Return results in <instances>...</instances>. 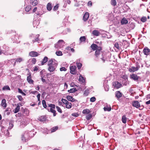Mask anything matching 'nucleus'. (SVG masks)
<instances>
[{
  "label": "nucleus",
  "mask_w": 150,
  "mask_h": 150,
  "mask_svg": "<svg viewBox=\"0 0 150 150\" xmlns=\"http://www.w3.org/2000/svg\"><path fill=\"white\" fill-rule=\"evenodd\" d=\"M62 102L66 105V108L68 109H70L71 108L72 104L71 103L69 102L66 100L62 98Z\"/></svg>",
  "instance_id": "nucleus-1"
},
{
  "label": "nucleus",
  "mask_w": 150,
  "mask_h": 150,
  "mask_svg": "<svg viewBox=\"0 0 150 150\" xmlns=\"http://www.w3.org/2000/svg\"><path fill=\"white\" fill-rule=\"evenodd\" d=\"M132 105L134 107H135L137 108H141L139 109L140 110L144 108L143 106H141L139 102L137 100L134 101L132 103Z\"/></svg>",
  "instance_id": "nucleus-2"
},
{
  "label": "nucleus",
  "mask_w": 150,
  "mask_h": 150,
  "mask_svg": "<svg viewBox=\"0 0 150 150\" xmlns=\"http://www.w3.org/2000/svg\"><path fill=\"white\" fill-rule=\"evenodd\" d=\"M64 41L62 40H59L58 41L57 43L55 44V47L56 48H61L64 44Z\"/></svg>",
  "instance_id": "nucleus-3"
},
{
  "label": "nucleus",
  "mask_w": 150,
  "mask_h": 150,
  "mask_svg": "<svg viewBox=\"0 0 150 150\" xmlns=\"http://www.w3.org/2000/svg\"><path fill=\"white\" fill-rule=\"evenodd\" d=\"M57 62L54 59H51L48 62V66H53L57 65Z\"/></svg>",
  "instance_id": "nucleus-4"
},
{
  "label": "nucleus",
  "mask_w": 150,
  "mask_h": 150,
  "mask_svg": "<svg viewBox=\"0 0 150 150\" xmlns=\"http://www.w3.org/2000/svg\"><path fill=\"white\" fill-rule=\"evenodd\" d=\"M57 65H54L53 66H48L49 67L48 68V70L50 72L54 71L56 68Z\"/></svg>",
  "instance_id": "nucleus-5"
},
{
  "label": "nucleus",
  "mask_w": 150,
  "mask_h": 150,
  "mask_svg": "<svg viewBox=\"0 0 150 150\" xmlns=\"http://www.w3.org/2000/svg\"><path fill=\"white\" fill-rule=\"evenodd\" d=\"M76 68V66H72L70 67V72L73 74H75L76 73L75 70Z\"/></svg>",
  "instance_id": "nucleus-6"
},
{
  "label": "nucleus",
  "mask_w": 150,
  "mask_h": 150,
  "mask_svg": "<svg viewBox=\"0 0 150 150\" xmlns=\"http://www.w3.org/2000/svg\"><path fill=\"white\" fill-rule=\"evenodd\" d=\"M101 50V47H99L95 52V54L96 57H98L99 55L100 54V51Z\"/></svg>",
  "instance_id": "nucleus-7"
},
{
  "label": "nucleus",
  "mask_w": 150,
  "mask_h": 150,
  "mask_svg": "<svg viewBox=\"0 0 150 150\" xmlns=\"http://www.w3.org/2000/svg\"><path fill=\"white\" fill-rule=\"evenodd\" d=\"M89 16V14L88 12H86L84 14L83 17V20L84 21H86L88 18Z\"/></svg>",
  "instance_id": "nucleus-8"
},
{
  "label": "nucleus",
  "mask_w": 150,
  "mask_h": 150,
  "mask_svg": "<svg viewBox=\"0 0 150 150\" xmlns=\"http://www.w3.org/2000/svg\"><path fill=\"white\" fill-rule=\"evenodd\" d=\"M27 80L29 83L30 84H33L34 81L32 79L31 74H29V76L27 77Z\"/></svg>",
  "instance_id": "nucleus-9"
},
{
  "label": "nucleus",
  "mask_w": 150,
  "mask_h": 150,
  "mask_svg": "<svg viewBox=\"0 0 150 150\" xmlns=\"http://www.w3.org/2000/svg\"><path fill=\"white\" fill-rule=\"evenodd\" d=\"M29 55L32 57H35L38 56L39 54L37 52L32 51L29 53Z\"/></svg>",
  "instance_id": "nucleus-10"
},
{
  "label": "nucleus",
  "mask_w": 150,
  "mask_h": 150,
  "mask_svg": "<svg viewBox=\"0 0 150 150\" xmlns=\"http://www.w3.org/2000/svg\"><path fill=\"white\" fill-rule=\"evenodd\" d=\"M121 77L123 80L122 83H124L125 85H126V84H125V82H126L127 81V76L125 75V74H122L121 75Z\"/></svg>",
  "instance_id": "nucleus-11"
},
{
  "label": "nucleus",
  "mask_w": 150,
  "mask_h": 150,
  "mask_svg": "<svg viewBox=\"0 0 150 150\" xmlns=\"http://www.w3.org/2000/svg\"><path fill=\"white\" fill-rule=\"evenodd\" d=\"M143 51L145 55H147L150 54V50L147 47L144 48Z\"/></svg>",
  "instance_id": "nucleus-12"
},
{
  "label": "nucleus",
  "mask_w": 150,
  "mask_h": 150,
  "mask_svg": "<svg viewBox=\"0 0 150 150\" xmlns=\"http://www.w3.org/2000/svg\"><path fill=\"white\" fill-rule=\"evenodd\" d=\"M121 45H119L118 43L116 42L114 44V48L117 51L120 50L121 49Z\"/></svg>",
  "instance_id": "nucleus-13"
},
{
  "label": "nucleus",
  "mask_w": 150,
  "mask_h": 150,
  "mask_svg": "<svg viewBox=\"0 0 150 150\" xmlns=\"http://www.w3.org/2000/svg\"><path fill=\"white\" fill-rule=\"evenodd\" d=\"M6 100L5 99H3L1 101V105L4 108H5L7 106V104L6 103Z\"/></svg>",
  "instance_id": "nucleus-14"
},
{
  "label": "nucleus",
  "mask_w": 150,
  "mask_h": 150,
  "mask_svg": "<svg viewBox=\"0 0 150 150\" xmlns=\"http://www.w3.org/2000/svg\"><path fill=\"white\" fill-rule=\"evenodd\" d=\"M115 87L117 88H120L121 86V84L118 82H115L114 84Z\"/></svg>",
  "instance_id": "nucleus-15"
},
{
  "label": "nucleus",
  "mask_w": 150,
  "mask_h": 150,
  "mask_svg": "<svg viewBox=\"0 0 150 150\" xmlns=\"http://www.w3.org/2000/svg\"><path fill=\"white\" fill-rule=\"evenodd\" d=\"M128 21L125 18H123L121 21V23L122 25L126 24L128 23Z\"/></svg>",
  "instance_id": "nucleus-16"
},
{
  "label": "nucleus",
  "mask_w": 150,
  "mask_h": 150,
  "mask_svg": "<svg viewBox=\"0 0 150 150\" xmlns=\"http://www.w3.org/2000/svg\"><path fill=\"white\" fill-rule=\"evenodd\" d=\"M66 98L67 100L69 101L73 102L75 100L73 98V97L70 96H67Z\"/></svg>",
  "instance_id": "nucleus-17"
},
{
  "label": "nucleus",
  "mask_w": 150,
  "mask_h": 150,
  "mask_svg": "<svg viewBox=\"0 0 150 150\" xmlns=\"http://www.w3.org/2000/svg\"><path fill=\"white\" fill-rule=\"evenodd\" d=\"M48 57H45L43 59L42 61L41 65H43L45 63L48 61Z\"/></svg>",
  "instance_id": "nucleus-18"
},
{
  "label": "nucleus",
  "mask_w": 150,
  "mask_h": 150,
  "mask_svg": "<svg viewBox=\"0 0 150 150\" xmlns=\"http://www.w3.org/2000/svg\"><path fill=\"white\" fill-rule=\"evenodd\" d=\"M98 47L96 45L94 44H93L91 46V47L94 51L96 50Z\"/></svg>",
  "instance_id": "nucleus-19"
},
{
  "label": "nucleus",
  "mask_w": 150,
  "mask_h": 150,
  "mask_svg": "<svg viewBox=\"0 0 150 150\" xmlns=\"http://www.w3.org/2000/svg\"><path fill=\"white\" fill-rule=\"evenodd\" d=\"M139 78V77L136 74H132V79L135 81H138Z\"/></svg>",
  "instance_id": "nucleus-20"
},
{
  "label": "nucleus",
  "mask_w": 150,
  "mask_h": 150,
  "mask_svg": "<svg viewBox=\"0 0 150 150\" xmlns=\"http://www.w3.org/2000/svg\"><path fill=\"white\" fill-rule=\"evenodd\" d=\"M115 96L118 99L122 96V94L119 91H117L115 93Z\"/></svg>",
  "instance_id": "nucleus-21"
},
{
  "label": "nucleus",
  "mask_w": 150,
  "mask_h": 150,
  "mask_svg": "<svg viewBox=\"0 0 150 150\" xmlns=\"http://www.w3.org/2000/svg\"><path fill=\"white\" fill-rule=\"evenodd\" d=\"M47 9L49 11H50L51 10L52 8V6L51 3H49L47 4Z\"/></svg>",
  "instance_id": "nucleus-22"
},
{
  "label": "nucleus",
  "mask_w": 150,
  "mask_h": 150,
  "mask_svg": "<svg viewBox=\"0 0 150 150\" xmlns=\"http://www.w3.org/2000/svg\"><path fill=\"white\" fill-rule=\"evenodd\" d=\"M31 4L33 6H35L37 5L38 1L37 0H30Z\"/></svg>",
  "instance_id": "nucleus-23"
},
{
  "label": "nucleus",
  "mask_w": 150,
  "mask_h": 150,
  "mask_svg": "<svg viewBox=\"0 0 150 150\" xmlns=\"http://www.w3.org/2000/svg\"><path fill=\"white\" fill-rule=\"evenodd\" d=\"M104 110L105 111H110L111 110V108L110 105H107L104 108Z\"/></svg>",
  "instance_id": "nucleus-24"
},
{
  "label": "nucleus",
  "mask_w": 150,
  "mask_h": 150,
  "mask_svg": "<svg viewBox=\"0 0 150 150\" xmlns=\"http://www.w3.org/2000/svg\"><path fill=\"white\" fill-rule=\"evenodd\" d=\"M92 34L95 36H98L100 34V33L97 30H95L93 31Z\"/></svg>",
  "instance_id": "nucleus-25"
},
{
  "label": "nucleus",
  "mask_w": 150,
  "mask_h": 150,
  "mask_svg": "<svg viewBox=\"0 0 150 150\" xmlns=\"http://www.w3.org/2000/svg\"><path fill=\"white\" fill-rule=\"evenodd\" d=\"M2 90L3 91H10L11 89L8 86H5L2 88Z\"/></svg>",
  "instance_id": "nucleus-26"
},
{
  "label": "nucleus",
  "mask_w": 150,
  "mask_h": 150,
  "mask_svg": "<svg viewBox=\"0 0 150 150\" xmlns=\"http://www.w3.org/2000/svg\"><path fill=\"white\" fill-rule=\"evenodd\" d=\"M79 80L80 82L83 83L85 81V79L84 77H83L82 75H80Z\"/></svg>",
  "instance_id": "nucleus-27"
},
{
  "label": "nucleus",
  "mask_w": 150,
  "mask_h": 150,
  "mask_svg": "<svg viewBox=\"0 0 150 150\" xmlns=\"http://www.w3.org/2000/svg\"><path fill=\"white\" fill-rule=\"evenodd\" d=\"M23 61V59L21 58H19L16 59L15 62H14V66L15 65L16 62H20Z\"/></svg>",
  "instance_id": "nucleus-28"
},
{
  "label": "nucleus",
  "mask_w": 150,
  "mask_h": 150,
  "mask_svg": "<svg viewBox=\"0 0 150 150\" xmlns=\"http://www.w3.org/2000/svg\"><path fill=\"white\" fill-rule=\"evenodd\" d=\"M77 90L76 88H74L71 89L70 90H68V92L70 93H73L76 91Z\"/></svg>",
  "instance_id": "nucleus-29"
},
{
  "label": "nucleus",
  "mask_w": 150,
  "mask_h": 150,
  "mask_svg": "<svg viewBox=\"0 0 150 150\" xmlns=\"http://www.w3.org/2000/svg\"><path fill=\"white\" fill-rule=\"evenodd\" d=\"M55 108H50V111L53 113L54 116L56 115V111L54 110Z\"/></svg>",
  "instance_id": "nucleus-30"
},
{
  "label": "nucleus",
  "mask_w": 150,
  "mask_h": 150,
  "mask_svg": "<svg viewBox=\"0 0 150 150\" xmlns=\"http://www.w3.org/2000/svg\"><path fill=\"white\" fill-rule=\"evenodd\" d=\"M46 119V118L45 116H42L39 119V120L40 121H45Z\"/></svg>",
  "instance_id": "nucleus-31"
},
{
  "label": "nucleus",
  "mask_w": 150,
  "mask_h": 150,
  "mask_svg": "<svg viewBox=\"0 0 150 150\" xmlns=\"http://www.w3.org/2000/svg\"><path fill=\"white\" fill-rule=\"evenodd\" d=\"M90 112V110L88 109H86L83 110L82 113L83 114H88Z\"/></svg>",
  "instance_id": "nucleus-32"
},
{
  "label": "nucleus",
  "mask_w": 150,
  "mask_h": 150,
  "mask_svg": "<svg viewBox=\"0 0 150 150\" xmlns=\"http://www.w3.org/2000/svg\"><path fill=\"white\" fill-rule=\"evenodd\" d=\"M86 40V38L85 36H82L80 37V40L81 42H85Z\"/></svg>",
  "instance_id": "nucleus-33"
},
{
  "label": "nucleus",
  "mask_w": 150,
  "mask_h": 150,
  "mask_svg": "<svg viewBox=\"0 0 150 150\" xmlns=\"http://www.w3.org/2000/svg\"><path fill=\"white\" fill-rule=\"evenodd\" d=\"M122 122L124 123H125L126 122V118L124 115L122 116Z\"/></svg>",
  "instance_id": "nucleus-34"
},
{
  "label": "nucleus",
  "mask_w": 150,
  "mask_h": 150,
  "mask_svg": "<svg viewBox=\"0 0 150 150\" xmlns=\"http://www.w3.org/2000/svg\"><path fill=\"white\" fill-rule=\"evenodd\" d=\"M31 8V6L30 5H29L26 7L25 8V10L26 11L28 12L30 10Z\"/></svg>",
  "instance_id": "nucleus-35"
},
{
  "label": "nucleus",
  "mask_w": 150,
  "mask_h": 150,
  "mask_svg": "<svg viewBox=\"0 0 150 150\" xmlns=\"http://www.w3.org/2000/svg\"><path fill=\"white\" fill-rule=\"evenodd\" d=\"M20 107L18 106H17L16 107V108L14 110V112L15 113H17L20 110Z\"/></svg>",
  "instance_id": "nucleus-36"
},
{
  "label": "nucleus",
  "mask_w": 150,
  "mask_h": 150,
  "mask_svg": "<svg viewBox=\"0 0 150 150\" xmlns=\"http://www.w3.org/2000/svg\"><path fill=\"white\" fill-rule=\"evenodd\" d=\"M139 69V67H132V71L134 72L137 71Z\"/></svg>",
  "instance_id": "nucleus-37"
},
{
  "label": "nucleus",
  "mask_w": 150,
  "mask_h": 150,
  "mask_svg": "<svg viewBox=\"0 0 150 150\" xmlns=\"http://www.w3.org/2000/svg\"><path fill=\"white\" fill-rule=\"evenodd\" d=\"M111 4L113 6H115L116 5V1L115 0H111Z\"/></svg>",
  "instance_id": "nucleus-38"
},
{
  "label": "nucleus",
  "mask_w": 150,
  "mask_h": 150,
  "mask_svg": "<svg viewBox=\"0 0 150 150\" xmlns=\"http://www.w3.org/2000/svg\"><path fill=\"white\" fill-rule=\"evenodd\" d=\"M76 64L78 69H80L82 67V64L81 63L76 62Z\"/></svg>",
  "instance_id": "nucleus-39"
},
{
  "label": "nucleus",
  "mask_w": 150,
  "mask_h": 150,
  "mask_svg": "<svg viewBox=\"0 0 150 150\" xmlns=\"http://www.w3.org/2000/svg\"><path fill=\"white\" fill-rule=\"evenodd\" d=\"M59 7L58 4H57L56 6H54L53 8V10L54 11L57 10Z\"/></svg>",
  "instance_id": "nucleus-40"
},
{
  "label": "nucleus",
  "mask_w": 150,
  "mask_h": 150,
  "mask_svg": "<svg viewBox=\"0 0 150 150\" xmlns=\"http://www.w3.org/2000/svg\"><path fill=\"white\" fill-rule=\"evenodd\" d=\"M42 103L43 107L45 108H46L47 107V105L45 100H42Z\"/></svg>",
  "instance_id": "nucleus-41"
},
{
  "label": "nucleus",
  "mask_w": 150,
  "mask_h": 150,
  "mask_svg": "<svg viewBox=\"0 0 150 150\" xmlns=\"http://www.w3.org/2000/svg\"><path fill=\"white\" fill-rule=\"evenodd\" d=\"M17 97L18 99L20 101H22L23 100V98L21 96H17Z\"/></svg>",
  "instance_id": "nucleus-42"
},
{
  "label": "nucleus",
  "mask_w": 150,
  "mask_h": 150,
  "mask_svg": "<svg viewBox=\"0 0 150 150\" xmlns=\"http://www.w3.org/2000/svg\"><path fill=\"white\" fill-rule=\"evenodd\" d=\"M56 54L57 56H61L62 54V52L61 51H57L56 52Z\"/></svg>",
  "instance_id": "nucleus-43"
},
{
  "label": "nucleus",
  "mask_w": 150,
  "mask_h": 150,
  "mask_svg": "<svg viewBox=\"0 0 150 150\" xmlns=\"http://www.w3.org/2000/svg\"><path fill=\"white\" fill-rule=\"evenodd\" d=\"M141 21L143 22H146V17H142L141 19Z\"/></svg>",
  "instance_id": "nucleus-44"
},
{
  "label": "nucleus",
  "mask_w": 150,
  "mask_h": 150,
  "mask_svg": "<svg viewBox=\"0 0 150 150\" xmlns=\"http://www.w3.org/2000/svg\"><path fill=\"white\" fill-rule=\"evenodd\" d=\"M56 108L57 109V111L59 112H60V113H62V110L60 108H59V107L58 106H57L56 107Z\"/></svg>",
  "instance_id": "nucleus-45"
},
{
  "label": "nucleus",
  "mask_w": 150,
  "mask_h": 150,
  "mask_svg": "<svg viewBox=\"0 0 150 150\" xmlns=\"http://www.w3.org/2000/svg\"><path fill=\"white\" fill-rule=\"evenodd\" d=\"M58 127H53L51 130V132H52L55 131L57 130V129Z\"/></svg>",
  "instance_id": "nucleus-46"
},
{
  "label": "nucleus",
  "mask_w": 150,
  "mask_h": 150,
  "mask_svg": "<svg viewBox=\"0 0 150 150\" xmlns=\"http://www.w3.org/2000/svg\"><path fill=\"white\" fill-rule=\"evenodd\" d=\"M26 134H25L24 135H23L22 137V140L23 141H25V138L26 137Z\"/></svg>",
  "instance_id": "nucleus-47"
},
{
  "label": "nucleus",
  "mask_w": 150,
  "mask_h": 150,
  "mask_svg": "<svg viewBox=\"0 0 150 150\" xmlns=\"http://www.w3.org/2000/svg\"><path fill=\"white\" fill-rule=\"evenodd\" d=\"M24 104V102H20L19 103H18L17 104V106H18L20 107V106H22Z\"/></svg>",
  "instance_id": "nucleus-48"
},
{
  "label": "nucleus",
  "mask_w": 150,
  "mask_h": 150,
  "mask_svg": "<svg viewBox=\"0 0 150 150\" xmlns=\"http://www.w3.org/2000/svg\"><path fill=\"white\" fill-rule=\"evenodd\" d=\"M36 59L35 58H33L31 59V62L33 64H35L36 63Z\"/></svg>",
  "instance_id": "nucleus-49"
},
{
  "label": "nucleus",
  "mask_w": 150,
  "mask_h": 150,
  "mask_svg": "<svg viewBox=\"0 0 150 150\" xmlns=\"http://www.w3.org/2000/svg\"><path fill=\"white\" fill-rule=\"evenodd\" d=\"M88 93H89L88 90H86V91H84V95L86 96H87L88 95Z\"/></svg>",
  "instance_id": "nucleus-50"
},
{
  "label": "nucleus",
  "mask_w": 150,
  "mask_h": 150,
  "mask_svg": "<svg viewBox=\"0 0 150 150\" xmlns=\"http://www.w3.org/2000/svg\"><path fill=\"white\" fill-rule=\"evenodd\" d=\"M49 106L50 108H55V105L54 104H50L49 105Z\"/></svg>",
  "instance_id": "nucleus-51"
},
{
  "label": "nucleus",
  "mask_w": 150,
  "mask_h": 150,
  "mask_svg": "<svg viewBox=\"0 0 150 150\" xmlns=\"http://www.w3.org/2000/svg\"><path fill=\"white\" fill-rule=\"evenodd\" d=\"M90 100L91 102H94L96 100V98L94 97H92L91 98Z\"/></svg>",
  "instance_id": "nucleus-52"
},
{
  "label": "nucleus",
  "mask_w": 150,
  "mask_h": 150,
  "mask_svg": "<svg viewBox=\"0 0 150 150\" xmlns=\"http://www.w3.org/2000/svg\"><path fill=\"white\" fill-rule=\"evenodd\" d=\"M60 70L61 71H66L67 69L65 67H62L60 69Z\"/></svg>",
  "instance_id": "nucleus-53"
},
{
  "label": "nucleus",
  "mask_w": 150,
  "mask_h": 150,
  "mask_svg": "<svg viewBox=\"0 0 150 150\" xmlns=\"http://www.w3.org/2000/svg\"><path fill=\"white\" fill-rule=\"evenodd\" d=\"M71 115L76 117L79 116V114L77 113H74L72 114Z\"/></svg>",
  "instance_id": "nucleus-54"
},
{
  "label": "nucleus",
  "mask_w": 150,
  "mask_h": 150,
  "mask_svg": "<svg viewBox=\"0 0 150 150\" xmlns=\"http://www.w3.org/2000/svg\"><path fill=\"white\" fill-rule=\"evenodd\" d=\"M9 127H8L9 129H11V128H12L13 127V125L12 123H9Z\"/></svg>",
  "instance_id": "nucleus-55"
},
{
  "label": "nucleus",
  "mask_w": 150,
  "mask_h": 150,
  "mask_svg": "<svg viewBox=\"0 0 150 150\" xmlns=\"http://www.w3.org/2000/svg\"><path fill=\"white\" fill-rule=\"evenodd\" d=\"M91 117V115H88L86 117V118L87 120H89Z\"/></svg>",
  "instance_id": "nucleus-56"
},
{
  "label": "nucleus",
  "mask_w": 150,
  "mask_h": 150,
  "mask_svg": "<svg viewBox=\"0 0 150 150\" xmlns=\"http://www.w3.org/2000/svg\"><path fill=\"white\" fill-rule=\"evenodd\" d=\"M38 70V68L37 66H35L34 68V71H37Z\"/></svg>",
  "instance_id": "nucleus-57"
},
{
  "label": "nucleus",
  "mask_w": 150,
  "mask_h": 150,
  "mask_svg": "<svg viewBox=\"0 0 150 150\" xmlns=\"http://www.w3.org/2000/svg\"><path fill=\"white\" fill-rule=\"evenodd\" d=\"M40 94H38L37 96V97L38 99V100L39 101L40 100Z\"/></svg>",
  "instance_id": "nucleus-58"
},
{
  "label": "nucleus",
  "mask_w": 150,
  "mask_h": 150,
  "mask_svg": "<svg viewBox=\"0 0 150 150\" xmlns=\"http://www.w3.org/2000/svg\"><path fill=\"white\" fill-rule=\"evenodd\" d=\"M41 80L43 82H45V79H43V77L42 76H41Z\"/></svg>",
  "instance_id": "nucleus-59"
},
{
  "label": "nucleus",
  "mask_w": 150,
  "mask_h": 150,
  "mask_svg": "<svg viewBox=\"0 0 150 150\" xmlns=\"http://www.w3.org/2000/svg\"><path fill=\"white\" fill-rule=\"evenodd\" d=\"M68 85L66 83H65L64 84V88H68Z\"/></svg>",
  "instance_id": "nucleus-60"
},
{
  "label": "nucleus",
  "mask_w": 150,
  "mask_h": 150,
  "mask_svg": "<svg viewBox=\"0 0 150 150\" xmlns=\"http://www.w3.org/2000/svg\"><path fill=\"white\" fill-rule=\"evenodd\" d=\"M18 92L21 94L23 92L22 90L20 88L18 89Z\"/></svg>",
  "instance_id": "nucleus-61"
},
{
  "label": "nucleus",
  "mask_w": 150,
  "mask_h": 150,
  "mask_svg": "<svg viewBox=\"0 0 150 150\" xmlns=\"http://www.w3.org/2000/svg\"><path fill=\"white\" fill-rule=\"evenodd\" d=\"M92 2L91 1H89L88 3V6H92Z\"/></svg>",
  "instance_id": "nucleus-62"
},
{
  "label": "nucleus",
  "mask_w": 150,
  "mask_h": 150,
  "mask_svg": "<svg viewBox=\"0 0 150 150\" xmlns=\"http://www.w3.org/2000/svg\"><path fill=\"white\" fill-rule=\"evenodd\" d=\"M37 10V8L36 7L33 10V13H34V12H35Z\"/></svg>",
  "instance_id": "nucleus-63"
},
{
  "label": "nucleus",
  "mask_w": 150,
  "mask_h": 150,
  "mask_svg": "<svg viewBox=\"0 0 150 150\" xmlns=\"http://www.w3.org/2000/svg\"><path fill=\"white\" fill-rule=\"evenodd\" d=\"M146 104H150V100L148 101H147L146 102Z\"/></svg>",
  "instance_id": "nucleus-64"
}]
</instances>
